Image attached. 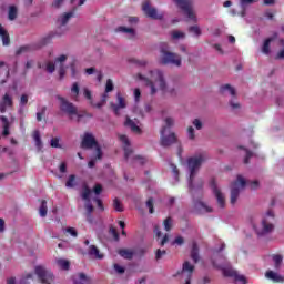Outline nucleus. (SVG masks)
I'll return each instance as SVG.
<instances>
[{
    "label": "nucleus",
    "instance_id": "f257e3e1",
    "mask_svg": "<svg viewBox=\"0 0 284 284\" xmlns=\"http://www.w3.org/2000/svg\"><path fill=\"white\" fill-rule=\"evenodd\" d=\"M142 81H144V85L150 89V94H156L159 90L163 92V94H176V89L170 87L165 81V74L163 71L159 69L151 70L146 73L145 77L139 75Z\"/></svg>",
    "mask_w": 284,
    "mask_h": 284
},
{
    "label": "nucleus",
    "instance_id": "f03ea898",
    "mask_svg": "<svg viewBox=\"0 0 284 284\" xmlns=\"http://www.w3.org/2000/svg\"><path fill=\"white\" fill-rule=\"evenodd\" d=\"M207 161V154L197 153L191 156L187 160L190 178H189V190L190 192H194V190H201L203 187V181H196V173L201 170V165Z\"/></svg>",
    "mask_w": 284,
    "mask_h": 284
},
{
    "label": "nucleus",
    "instance_id": "7ed1b4c3",
    "mask_svg": "<svg viewBox=\"0 0 284 284\" xmlns=\"http://www.w3.org/2000/svg\"><path fill=\"white\" fill-rule=\"evenodd\" d=\"M254 232L257 236H267L276 230V215L274 211L268 210L263 216L260 223L253 225Z\"/></svg>",
    "mask_w": 284,
    "mask_h": 284
},
{
    "label": "nucleus",
    "instance_id": "20e7f679",
    "mask_svg": "<svg viewBox=\"0 0 284 284\" xmlns=\"http://www.w3.org/2000/svg\"><path fill=\"white\" fill-rule=\"evenodd\" d=\"M58 101L60 102V110L63 112V114H67L71 121H81L83 119V113L79 112V109L75 108V105L68 101L65 98L61 95H57Z\"/></svg>",
    "mask_w": 284,
    "mask_h": 284
},
{
    "label": "nucleus",
    "instance_id": "39448f33",
    "mask_svg": "<svg viewBox=\"0 0 284 284\" xmlns=\"http://www.w3.org/2000/svg\"><path fill=\"white\" fill-rule=\"evenodd\" d=\"M119 140L124 148V159L128 161V163H138L139 165H143V163H145V159L143 156L133 154L128 135L120 134Z\"/></svg>",
    "mask_w": 284,
    "mask_h": 284
},
{
    "label": "nucleus",
    "instance_id": "423d86ee",
    "mask_svg": "<svg viewBox=\"0 0 284 284\" xmlns=\"http://www.w3.org/2000/svg\"><path fill=\"white\" fill-rule=\"evenodd\" d=\"M213 265H215V267L219 270H222L224 276H231L235 278V281H239L241 284H245V276L239 275L236 271L230 267V264L225 257H219L215 262H213Z\"/></svg>",
    "mask_w": 284,
    "mask_h": 284
},
{
    "label": "nucleus",
    "instance_id": "0eeeda50",
    "mask_svg": "<svg viewBox=\"0 0 284 284\" xmlns=\"http://www.w3.org/2000/svg\"><path fill=\"white\" fill-rule=\"evenodd\" d=\"M65 61H68V55L62 54L59 55L54 62L48 61L45 63V70L49 72V74H52L54 70H58L60 79H63L65 77Z\"/></svg>",
    "mask_w": 284,
    "mask_h": 284
},
{
    "label": "nucleus",
    "instance_id": "6e6552de",
    "mask_svg": "<svg viewBox=\"0 0 284 284\" xmlns=\"http://www.w3.org/2000/svg\"><path fill=\"white\" fill-rule=\"evenodd\" d=\"M245 185H247L245 178L237 175L236 180L231 184V205H236V201H239L242 191L245 190Z\"/></svg>",
    "mask_w": 284,
    "mask_h": 284
},
{
    "label": "nucleus",
    "instance_id": "1a4fd4ad",
    "mask_svg": "<svg viewBox=\"0 0 284 284\" xmlns=\"http://www.w3.org/2000/svg\"><path fill=\"white\" fill-rule=\"evenodd\" d=\"M160 63H162V65H174L175 68H181L182 59L179 53L161 49Z\"/></svg>",
    "mask_w": 284,
    "mask_h": 284
},
{
    "label": "nucleus",
    "instance_id": "9d476101",
    "mask_svg": "<svg viewBox=\"0 0 284 284\" xmlns=\"http://www.w3.org/2000/svg\"><path fill=\"white\" fill-rule=\"evenodd\" d=\"M210 187H211L213 195L216 200L217 207L220 210H225V205H227V201L225 199V193H223V191L219 186V183L216 182V180L212 179L210 181Z\"/></svg>",
    "mask_w": 284,
    "mask_h": 284
},
{
    "label": "nucleus",
    "instance_id": "9b49d317",
    "mask_svg": "<svg viewBox=\"0 0 284 284\" xmlns=\"http://www.w3.org/2000/svg\"><path fill=\"white\" fill-rule=\"evenodd\" d=\"M81 148L84 150H92V148L95 150L97 158L103 159V153L101 152V148L99 146V143L97 142V139H94V135L92 133H85L82 139Z\"/></svg>",
    "mask_w": 284,
    "mask_h": 284
},
{
    "label": "nucleus",
    "instance_id": "f8f14e48",
    "mask_svg": "<svg viewBox=\"0 0 284 284\" xmlns=\"http://www.w3.org/2000/svg\"><path fill=\"white\" fill-rule=\"evenodd\" d=\"M174 3L181 10H183L187 21H192L193 23H196L199 19L196 18V12H194V9H192V0H173Z\"/></svg>",
    "mask_w": 284,
    "mask_h": 284
},
{
    "label": "nucleus",
    "instance_id": "ddd939ff",
    "mask_svg": "<svg viewBox=\"0 0 284 284\" xmlns=\"http://www.w3.org/2000/svg\"><path fill=\"white\" fill-rule=\"evenodd\" d=\"M36 274L42 284H54V274L43 266L36 267Z\"/></svg>",
    "mask_w": 284,
    "mask_h": 284
},
{
    "label": "nucleus",
    "instance_id": "4468645a",
    "mask_svg": "<svg viewBox=\"0 0 284 284\" xmlns=\"http://www.w3.org/2000/svg\"><path fill=\"white\" fill-rule=\"evenodd\" d=\"M110 105H111V109L113 110L114 114L116 116H119V115H121V110H125V108H128V101L119 92V93H116V103L111 102Z\"/></svg>",
    "mask_w": 284,
    "mask_h": 284
},
{
    "label": "nucleus",
    "instance_id": "2eb2a0df",
    "mask_svg": "<svg viewBox=\"0 0 284 284\" xmlns=\"http://www.w3.org/2000/svg\"><path fill=\"white\" fill-rule=\"evenodd\" d=\"M165 132H168V128L164 126L161 130V145H163V148H170V145L176 143V134L170 133L165 135Z\"/></svg>",
    "mask_w": 284,
    "mask_h": 284
},
{
    "label": "nucleus",
    "instance_id": "dca6fc26",
    "mask_svg": "<svg viewBox=\"0 0 284 284\" xmlns=\"http://www.w3.org/2000/svg\"><path fill=\"white\" fill-rule=\"evenodd\" d=\"M142 10L146 17H150V19H163L162 13H159L155 8L150 6V1H144L142 3Z\"/></svg>",
    "mask_w": 284,
    "mask_h": 284
},
{
    "label": "nucleus",
    "instance_id": "f3484780",
    "mask_svg": "<svg viewBox=\"0 0 284 284\" xmlns=\"http://www.w3.org/2000/svg\"><path fill=\"white\" fill-rule=\"evenodd\" d=\"M124 125L125 128H130V130L133 131L134 134H141V122H139L136 119H132L126 115Z\"/></svg>",
    "mask_w": 284,
    "mask_h": 284
},
{
    "label": "nucleus",
    "instance_id": "a211bd4d",
    "mask_svg": "<svg viewBox=\"0 0 284 284\" xmlns=\"http://www.w3.org/2000/svg\"><path fill=\"white\" fill-rule=\"evenodd\" d=\"M90 196H92V191H90L88 186H84L82 191V199L83 201H87L85 210L88 212V216L94 212V206H92V203H90Z\"/></svg>",
    "mask_w": 284,
    "mask_h": 284
},
{
    "label": "nucleus",
    "instance_id": "6ab92c4d",
    "mask_svg": "<svg viewBox=\"0 0 284 284\" xmlns=\"http://www.w3.org/2000/svg\"><path fill=\"white\" fill-rule=\"evenodd\" d=\"M10 78V67L8 63L0 61V85L3 83H8V79Z\"/></svg>",
    "mask_w": 284,
    "mask_h": 284
},
{
    "label": "nucleus",
    "instance_id": "aec40b11",
    "mask_svg": "<svg viewBox=\"0 0 284 284\" xmlns=\"http://www.w3.org/2000/svg\"><path fill=\"white\" fill-rule=\"evenodd\" d=\"M13 101L12 95L10 93H4L2 100L0 101V112L3 114L8 108H12Z\"/></svg>",
    "mask_w": 284,
    "mask_h": 284
},
{
    "label": "nucleus",
    "instance_id": "412c9836",
    "mask_svg": "<svg viewBox=\"0 0 284 284\" xmlns=\"http://www.w3.org/2000/svg\"><path fill=\"white\" fill-rule=\"evenodd\" d=\"M74 17V10L64 12L58 18V28L61 29L64 26H68V21H70Z\"/></svg>",
    "mask_w": 284,
    "mask_h": 284
},
{
    "label": "nucleus",
    "instance_id": "4be33fe9",
    "mask_svg": "<svg viewBox=\"0 0 284 284\" xmlns=\"http://www.w3.org/2000/svg\"><path fill=\"white\" fill-rule=\"evenodd\" d=\"M220 92L223 97H236V89L230 84H223L220 88Z\"/></svg>",
    "mask_w": 284,
    "mask_h": 284
},
{
    "label": "nucleus",
    "instance_id": "5701e85b",
    "mask_svg": "<svg viewBox=\"0 0 284 284\" xmlns=\"http://www.w3.org/2000/svg\"><path fill=\"white\" fill-rule=\"evenodd\" d=\"M265 277L268 278V281H273V283H284V277L274 271H267Z\"/></svg>",
    "mask_w": 284,
    "mask_h": 284
},
{
    "label": "nucleus",
    "instance_id": "b1692460",
    "mask_svg": "<svg viewBox=\"0 0 284 284\" xmlns=\"http://www.w3.org/2000/svg\"><path fill=\"white\" fill-rule=\"evenodd\" d=\"M74 284H92V280L88 277L85 274L80 273L73 277Z\"/></svg>",
    "mask_w": 284,
    "mask_h": 284
},
{
    "label": "nucleus",
    "instance_id": "393cba45",
    "mask_svg": "<svg viewBox=\"0 0 284 284\" xmlns=\"http://www.w3.org/2000/svg\"><path fill=\"white\" fill-rule=\"evenodd\" d=\"M115 32H122L123 34H128L129 39H134L136 37V31L133 28L126 27H118Z\"/></svg>",
    "mask_w": 284,
    "mask_h": 284
},
{
    "label": "nucleus",
    "instance_id": "a878e982",
    "mask_svg": "<svg viewBox=\"0 0 284 284\" xmlns=\"http://www.w3.org/2000/svg\"><path fill=\"white\" fill-rule=\"evenodd\" d=\"M195 210H197V212H201V214L214 212V209H212L211 206H207V204H205L203 202H196Z\"/></svg>",
    "mask_w": 284,
    "mask_h": 284
},
{
    "label": "nucleus",
    "instance_id": "bb28decb",
    "mask_svg": "<svg viewBox=\"0 0 284 284\" xmlns=\"http://www.w3.org/2000/svg\"><path fill=\"white\" fill-rule=\"evenodd\" d=\"M55 265H57V267H59V270H64V271L70 270V261H68L63 257H57Z\"/></svg>",
    "mask_w": 284,
    "mask_h": 284
},
{
    "label": "nucleus",
    "instance_id": "cd10ccee",
    "mask_svg": "<svg viewBox=\"0 0 284 284\" xmlns=\"http://www.w3.org/2000/svg\"><path fill=\"white\" fill-rule=\"evenodd\" d=\"M33 141L38 152H41V150H43V142L41 141V133H39V131L33 132Z\"/></svg>",
    "mask_w": 284,
    "mask_h": 284
},
{
    "label": "nucleus",
    "instance_id": "c85d7f7f",
    "mask_svg": "<svg viewBox=\"0 0 284 284\" xmlns=\"http://www.w3.org/2000/svg\"><path fill=\"white\" fill-rule=\"evenodd\" d=\"M89 255L93 256V258H103V254L99 251V248L95 245L89 246Z\"/></svg>",
    "mask_w": 284,
    "mask_h": 284
},
{
    "label": "nucleus",
    "instance_id": "c756f323",
    "mask_svg": "<svg viewBox=\"0 0 284 284\" xmlns=\"http://www.w3.org/2000/svg\"><path fill=\"white\" fill-rule=\"evenodd\" d=\"M0 37L2 39L3 45H10V36L1 24H0Z\"/></svg>",
    "mask_w": 284,
    "mask_h": 284
},
{
    "label": "nucleus",
    "instance_id": "7c9ffc66",
    "mask_svg": "<svg viewBox=\"0 0 284 284\" xmlns=\"http://www.w3.org/2000/svg\"><path fill=\"white\" fill-rule=\"evenodd\" d=\"M18 14H19V9L14 6H10L9 11H8L9 21H14V19H17Z\"/></svg>",
    "mask_w": 284,
    "mask_h": 284
},
{
    "label": "nucleus",
    "instance_id": "2f4dec72",
    "mask_svg": "<svg viewBox=\"0 0 284 284\" xmlns=\"http://www.w3.org/2000/svg\"><path fill=\"white\" fill-rule=\"evenodd\" d=\"M171 38L173 41H181L185 39V32L180 31V30H174L171 32Z\"/></svg>",
    "mask_w": 284,
    "mask_h": 284
},
{
    "label": "nucleus",
    "instance_id": "473e14b6",
    "mask_svg": "<svg viewBox=\"0 0 284 284\" xmlns=\"http://www.w3.org/2000/svg\"><path fill=\"white\" fill-rule=\"evenodd\" d=\"M1 121L3 123V136L10 135V121H8V118L1 116Z\"/></svg>",
    "mask_w": 284,
    "mask_h": 284
},
{
    "label": "nucleus",
    "instance_id": "72a5a7b5",
    "mask_svg": "<svg viewBox=\"0 0 284 284\" xmlns=\"http://www.w3.org/2000/svg\"><path fill=\"white\" fill-rule=\"evenodd\" d=\"M186 134L189 141H196V130L192 125L186 128Z\"/></svg>",
    "mask_w": 284,
    "mask_h": 284
},
{
    "label": "nucleus",
    "instance_id": "f704fd0d",
    "mask_svg": "<svg viewBox=\"0 0 284 284\" xmlns=\"http://www.w3.org/2000/svg\"><path fill=\"white\" fill-rule=\"evenodd\" d=\"M39 214L44 219V216H48V201L43 200L41 202V205L39 207Z\"/></svg>",
    "mask_w": 284,
    "mask_h": 284
},
{
    "label": "nucleus",
    "instance_id": "c9c22d12",
    "mask_svg": "<svg viewBox=\"0 0 284 284\" xmlns=\"http://www.w3.org/2000/svg\"><path fill=\"white\" fill-rule=\"evenodd\" d=\"M193 272L194 265L190 264V262H185L182 267V274H189V276H191Z\"/></svg>",
    "mask_w": 284,
    "mask_h": 284
},
{
    "label": "nucleus",
    "instance_id": "e433bc0d",
    "mask_svg": "<svg viewBox=\"0 0 284 284\" xmlns=\"http://www.w3.org/2000/svg\"><path fill=\"white\" fill-rule=\"evenodd\" d=\"M77 186V175L71 174L69 175L67 182H65V187L72 189Z\"/></svg>",
    "mask_w": 284,
    "mask_h": 284
},
{
    "label": "nucleus",
    "instance_id": "4c0bfd02",
    "mask_svg": "<svg viewBox=\"0 0 284 284\" xmlns=\"http://www.w3.org/2000/svg\"><path fill=\"white\" fill-rule=\"evenodd\" d=\"M191 258L194 261V263H199V246L196 243H193Z\"/></svg>",
    "mask_w": 284,
    "mask_h": 284
},
{
    "label": "nucleus",
    "instance_id": "58836bf2",
    "mask_svg": "<svg viewBox=\"0 0 284 284\" xmlns=\"http://www.w3.org/2000/svg\"><path fill=\"white\" fill-rule=\"evenodd\" d=\"M119 254L120 256H122V258H128L130 261L132 256H134V251L124 248V250H121Z\"/></svg>",
    "mask_w": 284,
    "mask_h": 284
},
{
    "label": "nucleus",
    "instance_id": "ea45409f",
    "mask_svg": "<svg viewBox=\"0 0 284 284\" xmlns=\"http://www.w3.org/2000/svg\"><path fill=\"white\" fill-rule=\"evenodd\" d=\"M130 63H133L134 65H138L139 68H145L148 65V60H139L136 58H131Z\"/></svg>",
    "mask_w": 284,
    "mask_h": 284
},
{
    "label": "nucleus",
    "instance_id": "a19ab883",
    "mask_svg": "<svg viewBox=\"0 0 284 284\" xmlns=\"http://www.w3.org/2000/svg\"><path fill=\"white\" fill-rule=\"evenodd\" d=\"M274 41L273 38H268L264 41V44L262 47L263 54H270V44Z\"/></svg>",
    "mask_w": 284,
    "mask_h": 284
},
{
    "label": "nucleus",
    "instance_id": "79ce46f5",
    "mask_svg": "<svg viewBox=\"0 0 284 284\" xmlns=\"http://www.w3.org/2000/svg\"><path fill=\"white\" fill-rule=\"evenodd\" d=\"M108 99H110V95L108 93H103L102 97H101V100L100 102H98L97 104H94L95 108H103V105L105 103H108Z\"/></svg>",
    "mask_w": 284,
    "mask_h": 284
},
{
    "label": "nucleus",
    "instance_id": "37998d69",
    "mask_svg": "<svg viewBox=\"0 0 284 284\" xmlns=\"http://www.w3.org/2000/svg\"><path fill=\"white\" fill-rule=\"evenodd\" d=\"M273 261H274V267L275 270H281V265L283 263V256L281 255H274L273 256Z\"/></svg>",
    "mask_w": 284,
    "mask_h": 284
},
{
    "label": "nucleus",
    "instance_id": "c03bdc74",
    "mask_svg": "<svg viewBox=\"0 0 284 284\" xmlns=\"http://www.w3.org/2000/svg\"><path fill=\"white\" fill-rule=\"evenodd\" d=\"M71 92H72V98H73V99H78L79 92H80L79 83H78V82H75V83L72 84V87H71Z\"/></svg>",
    "mask_w": 284,
    "mask_h": 284
},
{
    "label": "nucleus",
    "instance_id": "a18cd8bd",
    "mask_svg": "<svg viewBox=\"0 0 284 284\" xmlns=\"http://www.w3.org/2000/svg\"><path fill=\"white\" fill-rule=\"evenodd\" d=\"M192 126L195 128V130H203V121L201 119H193Z\"/></svg>",
    "mask_w": 284,
    "mask_h": 284
},
{
    "label": "nucleus",
    "instance_id": "49530a36",
    "mask_svg": "<svg viewBox=\"0 0 284 284\" xmlns=\"http://www.w3.org/2000/svg\"><path fill=\"white\" fill-rule=\"evenodd\" d=\"M172 225H174V222L172 221V217H166L164 220V230L166 232H170V230H172Z\"/></svg>",
    "mask_w": 284,
    "mask_h": 284
},
{
    "label": "nucleus",
    "instance_id": "de8ad7c7",
    "mask_svg": "<svg viewBox=\"0 0 284 284\" xmlns=\"http://www.w3.org/2000/svg\"><path fill=\"white\" fill-rule=\"evenodd\" d=\"M113 207L116 212H123V204H121V201H119V199L113 200Z\"/></svg>",
    "mask_w": 284,
    "mask_h": 284
},
{
    "label": "nucleus",
    "instance_id": "09e8293b",
    "mask_svg": "<svg viewBox=\"0 0 284 284\" xmlns=\"http://www.w3.org/2000/svg\"><path fill=\"white\" fill-rule=\"evenodd\" d=\"M189 32L194 34V37H201V28H199V26L190 27Z\"/></svg>",
    "mask_w": 284,
    "mask_h": 284
},
{
    "label": "nucleus",
    "instance_id": "8fccbe9b",
    "mask_svg": "<svg viewBox=\"0 0 284 284\" xmlns=\"http://www.w3.org/2000/svg\"><path fill=\"white\" fill-rule=\"evenodd\" d=\"M168 252L165 250L158 248L155 252V261H161L163 256H165Z\"/></svg>",
    "mask_w": 284,
    "mask_h": 284
},
{
    "label": "nucleus",
    "instance_id": "3c124183",
    "mask_svg": "<svg viewBox=\"0 0 284 284\" xmlns=\"http://www.w3.org/2000/svg\"><path fill=\"white\" fill-rule=\"evenodd\" d=\"M112 90H114V83L109 79L106 80L104 93L109 94V92H112Z\"/></svg>",
    "mask_w": 284,
    "mask_h": 284
},
{
    "label": "nucleus",
    "instance_id": "603ef678",
    "mask_svg": "<svg viewBox=\"0 0 284 284\" xmlns=\"http://www.w3.org/2000/svg\"><path fill=\"white\" fill-rule=\"evenodd\" d=\"M146 207L149 209L150 214H154V200L153 199H149L146 201Z\"/></svg>",
    "mask_w": 284,
    "mask_h": 284
},
{
    "label": "nucleus",
    "instance_id": "864d4df0",
    "mask_svg": "<svg viewBox=\"0 0 284 284\" xmlns=\"http://www.w3.org/2000/svg\"><path fill=\"white\" fill-rule=\"evenodd\" d=\"M164 123H165V125L166 126H164V128H173V125H174V118H171V116H168V118H165L164 119Z\"/></svg>",
    "mask_w": 284,
    "mask_h": 284
},
{
    "label": "nucleus",
    "instance_id": "5fc2aeb1",
    "mask_svg": "<svg viewBox=\"0 0 284 284\" xmlns=\"http://www.w3.org/2000/svg\"><path fill=\"white\" fill-rule=\"evenodd\" d=\"M83 95L85 97V99H88V101H90V103H92V91H90L88 88H84Z\"/></svg>",
    "mask_w": 284,
    "mask_h": 284
},
{
    "label": "nucleus",
    "instance_id": "6e6d98bb",
    "mask_svg": "<svg viewBox=\"0 0 284 284\" xmlns=\"http://www.w3.org/2000/svg\"><path fill=\"white\" fill-rule=\"evenodd\" d=\"M59 141H60L59 138L51 139V142H50L51 148H59V149H61V144L59 143Z\"/></svg>",
    "mask_w": 284,
    "mask_h": 284
},
{
    "label": "nucleus",
    "instance_id": "4d7b16f0",
    "mask_svg": "<svg viewBox=\"0 0 284 284\" xmlns=\"http://www.w3.org/2000/svg\"><path fill=\"white\" fill-rule=\"evenodd\" d=\"M65 232L68 234H70L71 236H73L74 239H77V236L79 235V233H77V229H74V227H67Z\"/></svg>",
    "mask_w": 284,
    "mask_h": 284
},
{
    "label": "nucleus",
    "instance_id": "13d9d810",
    "mask_svg": "<svg viewBox=\"0 0 284 284\" xmlns=\"http://www.w3.org/2000/svg\"><path fill=\"white\" fill-rule=\"evenodd\" d=\"M133 97H134L135 103H139V101L141 100V89H134Z\"/></svg>",
    "mask_w": 284,
    "mask_h": 284
},
{
    "label": "nucleus",
    "instance_id": "bf43d9fd",
    "mask_svg": "<svg viewBox=\"0 0 284 284\" xmlns=\"http://www.w3.org/2000/svg\"><path fill=\"white\" fill-rule=\"evenodd\" d=\"M64 2H65V0H53L52 8L58 10V8H61V6H63Z\"/></svg>",
    "mask_w": 284,
    "mask_h": 284
},
{
    "label": "nucleus",
    "instance_id": "052dcab7",
    "mask_svg": "<svg viewBox=\"0 0 284 284\" xmlns=\"http://www.w3.org/2000/svg\"><path fill=\"white\" fill-rule=\"evenodd\" d=\"M113 267L118 274H125V267H123L119 264H114Z\"/></svg>",
    "mask_w": 284,
    "mask_h": 284
},
{
    "label": "nucleus",
    "instance_id": "680f3d73",
    "mask_svg": "<svg viewBox=\"0 0 284 284\" xmlns=\"http://www.w3.org/2000/svg\"><path fill=\"white\" fill-rule=\"evenodd\" d=\"M59 171L61 172V174H65V172H68V163L61 162V164L59 165Z\"/></svg>",
    "mask_w": 284,
    "mask_h": 284
},
{
    "label": "nucleus",
    "instance_id": "e2e57ef3",
    "mask_svg": "<svg viewBox=\"0 0 284 284\" xmlns=\"http://www.w3.org/2000/svg\"><path fill=\"white\" fill-rule=\"evenodd\" d=\"M280 43L283 47V49L278 51V53L276 54V59H284V40H281Z\"/></svg>",
    "mask_w": 284,
    "mask_h": 284
},
{
    "label": "nucleus",
    "instance_id": "0e129e2a",
    "mask_svg": "<svg viewBox=\"0 0 284 284\" xmlns=\"http://www.w3.org/2000/svg\"><path fill=\"white\" fill-rule=\"evenodd\" d=\"M183 243H185V240L183 239V236H178L173 241V245H183Z\"/></svg>",
    "mask_w": 284,
    "mask_h": 284
},
{
    "label": "nucleus",
    "instance_id": "69168bd1",
    "mask_svg": "<svg viewBox=\"0 0 284 284\" xmlns=\"http://www.w3.org/2000/svg\"><path fill=\"white\" fill-rule=\"evenodd\" d=\"M230 105L233 110H241V103L234 101V100H231L230 101Z\"/></svg>",
    "mask_w": 284,
    "mask_h": 284
},
{
    "label": "nucleus",
    "instance_id": "338daca9",
    "mask_svg": "<svg viewBox=\"0 0 284 284\" xmlns=\"http://www.w3.org/2000/svg\"><path fill=\"white\" fill-rule=\"evenodd\" d=\"M244 154H245V159H244V163H250V159L252 156V152L247 149H244Z\"/></svg>",
    "mask_w": 284,
    "mask_h": 284
},
{
    "label": "nucleus",
    "instance_id": "774afa93",
    "mask_svg": "<svg viewBox=\"0 0 284 284\" xmlns=\"http://www.w3.org/2000/svg\"><path fill=\"white\" fill-rule=\"evenodd\" d=\"M20 105H28V94H22L21 95Z\"/></svg>",
    "mask_w": 284,
    "mask_h": 284
}]
</instances>
